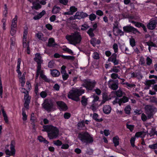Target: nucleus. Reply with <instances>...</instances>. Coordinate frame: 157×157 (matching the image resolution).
Segmentation results:
<instances>
[{
    "label": "nucleus",
    "instance_id": "obj_1",
    "mask_svg": "<svg viewBox=\"0 0 157 157\" xmlns=\"http://www.w3.org/2000/svg\"><path fill=\"white\" fill-rule=\"evenodd\" d=\"M66 38L70 44L74 45L79 43L82 39L80 33L78 32L67 35Z\"/></svg>",
    "mask_w": 157,
    "mask_h": 157
},
{
    "label": "nucleus",
    "instance_id": "obj_2",
    "mask_svg": "<svg viewBox=\"0 0 157 157\" xmlns=\"http://www.w3.org/2000/svg\"><path fill=\"white\" fill-rule=\"evenodd\" d=\"M84 93V91L81 88L79 89L73 88L70 91L68 94V97L69 98L75 101H78V97Z\"/></svg>",
    "mask_w": 157,
    "mask_h": 157
},
{
    "label": "nucleus",
    "instance_id": "obj_3",
    "mask_svg": "<svg viewBox=\"0 0 157 157\" xmlns=\"http://www.w3.org/2000/svg\"><path fill=\"white\" fill-rule=\"evenodd\" d=\"M21 62V59H18L17 60V67L16 71L18 73V76L19 78V82L21 86L24 87L25 83V76L26 73L24 72L22 75L21 72L20 71V65Z\"/></svg>",
    "mask_w": 157,
    "mask_h": 157
},
{
    "label": "nucleus",
    "instance_id": "obj_4",
    "mask_svg": "<svg viewBox=\"0 0 157 157\" xmlns=\"http://www.w3.org/2000/svg\"><path fill=\"white\" fill-rule=\"evenodd\" d=\"M78 137L83 143H90L93 141V137L87 132L80 133Z\"/></svg>",
    "mask_w": 157,
    "mask_h": 157
},
{
    "label": "nucleus",
    "instance_id": "obj_5",
    "mask_svg": "<svg viewBox=\"0 0 157 157\" xmlns=\"http://www.w3.org/2000/svg\"><path fill=\"white\" fill-rule=\"evenodd\" d=\"M43 108L46 109L47 111L50 112L52 111L53 104L51 99H46L42 104Z\"/></svg>",
    "mask_w": 157,
    "mask_h": 157
},
{
    "label": "nucleus",
    "instance_id": "obj_6",
    "mask_svg": "<svg viewBox=\"0 0 157 157\" xmlns=\"http://www.w3.org/2000/svg\"><path fill=\"white\" fill-rule=\"evenodd\" d=\"M59 130L56 128L53 127L50 132L48 133V137L50 139L56 138L59 135Z\"/></svg>",
    "mask_w": 157,
    "mask_h": 157
},
{
    "label": "nucleus",
    "instance_id": "obj_7",
    "mask_svg": "<svg viewBox=\"0 0 157 157\" xmlns=\"http://www.w3.org/2000/svg\"><path fill=\"white\" fill-rule=\"evenodd\" d=\"M149 78H154L157 79V76H156L154 75H150L149 76ZM157 82V80L151 79L148 80H147L146 81L144 82L146 86L145 89H148L151 86V85L154 84Z\"/></svg>",
    "mask_w": 157,
    "mask_h": 157
},
{
    "label": "nucleus",
    "instance_id": "obj_8",
    "mask_svg": "<svg viewBox=\"0 0 157 157\" xmlns=\"http://www.w3.org/2000/svg\"><path fill=\"white\" fill-rule=\"evenodd\" d=\"M95 82L94 81H90V80H85L83 86L88 90H92L95 86Z\"/></svg>",
    "mask_w": 157,
    "mask_h": 157
},
{
    "label": "nucleus",
    "instance_id": "obj_9",
    "mask_svg": "<svg viewBox=\"0 0 157 157\" xmlns=\"http://www.w3.org/2000/svg\"><path fill=\"white\" fill-rule=\"evenodd\" d=\"M41 66L39 65L37 67V73L36 76V79H37L38 77L39 74L40 75V77L43 79L44 81L46 82H49L50 79L47 78L46 76L45 75L43 74V71L41 69Z\"/></svg>",
    "mask_w": 157,
    "mask_h": 157
},
{
    "label": "nucleus",
    "instance_id": "obj_10",
    "mask_svg": "<svg viewBox=\"0 0 157 157\" xmlns=\"http://www.w3.org/2000/svg\"><path fill=\"white\" fill-rule=\"evenodd\" d=\"M5 152L7 155H15V150L14 148V142L12 141L10 145V150L6 149L5 150Z\"/></svg>",
    "mask_w": 157,
    "mask_h": 157
},
{
    "label": "nucleus",
    "instance_id": "obj_11",
    "mask_svg": "<svg viewBox=\"0 0 157 157\" xmlns=\"http://www.w3.org/2000/svg\"><path fill=\"white\" fill-rule=\"evenodd\" d=\"M144 108L146 113L147 114L150 115L151 117L152 116L153 113L156 110L155 108L151 105H146Z\"/></svg>",
    "mask_w": 157,
    "mask_h": 157
},
{
    "label": "nucleus",
    "instance_id": "obj_12",
    "mask_svg": "<svg viewBox=\"0 0 157 157\" xmlns=\"http://www.w3.org/2000/svg\"><path fill=\"white\" fill-rule=\"evenodd\" d=\"M123 30L126 32H132L134 33H140V32L135 28L131 26H126L123 27Z\"/></svg>",
    "mask_w": 157,
    "mask_h": 157
},
{
    "label": "nucleus",
    "instance_id": "obj_13",
    "mask_svg": "<svg viewBox=\"0 0 157 157\" xmlns=\"http://www.w3.org/2000/svg\"><path fill=\"white\" fill-rule=\"evenodd\" d=\"M88 16V15L86 13L82 12H77L76 13L74 16V19H80L81 18H84Z\"/></svg>",
    "mask_w": 157,
    "mask_h": 157
},
{
    "label": "nucleus",
    "instance_id": "obj_14",
    "mask_svg": "<svg viewBox=\"0 0 157 157\" xmlns=\"http://www.w3.org/2000/svg\"><path fill=\"white\" fill-rule=\"evenodd\" d=\"M117 54L115 53H113L112 56L108 59V60L113 62L114 65L118 64V61L117 59Z\"/></svg>",
    "mask_w": 157,
    "mask_h": 157
},
{
    "label": "nucleus",
    "instance_id": "obj_15",
    "mask_svg": "<svg viewBox=\"0 0 157 157\" xmlns=\"http://www.w3.org/2000/svg\"><path fill=\"white\" fill-rule=\"evenodd\" d=\"M23 46L24 48H26L27 53L29 54V42L27 41V40L22 39Z\"/></svg>",
    "mask_w": 157,
    "mask_h": 157
},
{
    "label": "nucleus",
    "instance_id": "obj_16",
    "mask_svg": "<svg viewBox=\"0 0 157 157\" xmlns=\"http://www.w3.org/2000/svg\"><path fill=\"white\" fill-rule=\"evenodd\" d=\"M34 60L37 62L38 66L40 65L41 67V64L43 62V60L40 54L37 53L35 54V57L34 58Z\"/></svg>",
    "mask_w": 157,
    "mask_h": 157
},
{
    "label": "nucleus",
    "instance_id": "obj_17",
    "mask_svg": "<svg viewBox=\"0 0 157 157\" xmlns=\"http://www.w3.org/2000/svg\"><path fill=\"white\" fill-rule=\"evenodd\" d=\"M30 97L29 96H27V95L24 96V107L27 109H29V103L30 102Z\"/></svg>",
    "mask_w": 157,
    "mask_h": 157
},
{
    "label": "nucleus",
    "instance_id": "obj_18",
    "mask_svg": "<svg viewBox=\"0 0 157 157\" xmlns=\"http://www.w3.org/2000/svg\"><path fill=\"white\" fill-rule=\"evenodd\" d=\"M56 104L60 109L66 110L67 109L66 105L62 101H57L56 102Z\"/></svg>",
    "mask_w": 157,
    "mask_h": 157
},
{
    "label": "nucleus",
    "instance_id": "obj_19",
    "mask_svg": "<svg viewBox=\"0 0 157 157\" xmlns=\"http://www.w3.org/2000/svg\"><path fill=\"white\" fill-rule=\"evenodd\" d=\"M156 24L155 21H150L147 25V28L150 29H153L155 28Z\"/></svg>",
    "mask_w": 157,
    "mask_h": 157
},
{
    "label": "nucleus",
    "instance_id": "obj_20",
    "mask_svg": "<svg viewBox=\"0 0 157 157\" xmlns=\"http://www.w3.org/2000/svg\"><path fill=\"white\" fill-rule=\"evenodd\" d=\"M113 32L115 35L123 34V32L122 30L118 29L117 26H115L113 27Z\"/></svg>",
    "mask_w": 157,
    "mask_h": 157
},
{
    "label": "nucleus",
    "instance_id": "obj_21",
    "mask_svg": "<svg viewBox=\"0 0 157 157\" xmlns=\"http://www.w3.org/2000/svg\"><path fill=\"white\" fill-rule=\"evenodd\" d=\"M17 17L15 16L12 19L11 22V27L17 28Z\"/></svg>",
    "mask_w": 157,
    "mask_h": 157
},
{
    "label": "nucleus",
    "instance_id": "obj_22",
    "mask_svg": "<svg viewBox=\"0 0 157 157\" xmlns=\"http://www.w3.org/2000/svg\"><path fill=\"white\" fill-rule=\"evenodd\" d=\"M111 108L108 105H107L104 106L103 111L104 113L106 114L109 113L111 111Z\"/></svg>",
    "mask_w": 157,
    "mask_h": 157
},
{
    "label": "nucleus",
    "instance_id": "obj_23",
    "mask_svg": "<svg viewBox=\"0 0 157 157\" xmlns=\"http://www.w3.org/2000/svg\"><path fill=\"white\" fill-rule=\"evenodd\" d=\"M146 135L145 132H139L136 133L135 135V137L138 138L140 137L142 138H144Z\"/></svg>",
    "mask_w": 157,
    "mask_h": 157
},
{
    "label": "nucleus",
    "instance_id": "obj_24",
    "mask_svg": "<svg viewBox=\"0 0 157 157\" xmlns=\"http://www.w3.org/2000/svg\"><path fill=\"white\" fill-rule=\"evenodd\" d=\"M53 127V126L51 125H45L43 126V129L42 130L43 131L50 132Z\"/></svg>",
    "mask_w": 157,
    "mask_h": 157
},
{
    "label": "nucleus",
    "instance_id": "obj_25",
    "mask_svg": "<svg viewBox=\"0 0 157 157\" xmlns=\"http://www.w3.org/2000/svg\"><path fill=\"white\" fill-rule=\"evenodd\" d=\"M46 12L44 10H43L41 12L38 14L37 15L33 17V18L35 20H38L42 17L45 13Z\"/></svg>",
    "mask_w": 157,
    "mask_h": 157
},
{
    "label": "nucleus",
    "instance_id": "obj_26",
    "mask_svg": "<svg viewBox=\"0 0 157 157\" xmlns=\"http://www.w3.org/2000/svg\"><path fill=\"white\" fill-rule=\"evenodd\" d=\"M155 129L153 128L147 129V132H146L147 134V135H150V137L153 136L155 135Z\"/></svg>",
    "mask_w": 157,
    "mask_h": 157
},
{
    "label": "nucleus",
    "instance_id": "obj_27",
    "mask_svg": "<svg viewBox=\"0 0 157 157\" xmlns=\"http://www.w3.org/2000/svg\"><path fill=\"white\" fill-rule=\"evenodd\" d=\"M113 143L115 147L118 145L119 144V138L118 136H116L113 137Z\"/></svg>",
    "mask_w": 157,
    "mask_h": 157
},
{
    "label": "nucleus",
    "instance_id": "obj_28",
    "mask_svg": "<svg viewBox=\"0 0 157 157\" xmlns=\"http://www.w3.org/2000/svg\"><path fill=\"white\" fill-rule=\"evenodd\" d=\"M93 98H94V99L92 101V103L93 104L92 105L91 108L93 111H95L96 109V108L94 107V103H95V102L97 101H98V100L99 99V98L97 96H94L93 97Z\"/></svg>",
    "mask_w": 157,
    "mask_h": 157
},
{
    "label": "nucleus",
    "instance_id": "obj_29",
    "mask_svg": "<svg viewBox=\"0 0 157 157\" xmlns=\"http://www.w3.org/2000/svg\"><path fill=\"white\" fill-rule=\"evenodd\" d=\"M51 74L53 77H57L60 75L59 72L56 69L53 70L51 71Z\"/></svg>",
    "mask_w": 157,
    "mask_h": 157
},
{
    "label": "nucleus",
    "instance_id": "obj_30",
    "mask_svg": "<svg viewBox=\"0 0 157 157\" xmlns=\"http://www.w3.org/2000/svg\"><path fill=\"white\" fill-rule=\"evenodd\" d=\"M151 117L150 115L147 114V117L144 113H142L141 115V119L143 121H145L147 119L150 118Z\"/></svg>",
    "mask_w": 157,
    "mask_h": 157
},
{
    "label": "nucleus",
    "instance_id": "obj_31",
    "mask_svg": "<svg viewBox=\"0 0 157 157\" xmlns=\"http://www.w3.org/2000/svg\"><path fill=\"white\" fill-rule=\"evenodd\" d=\"M36 36L37 38L39 40H42V41H45L47 40V38L43 37V35L42 33H38L36 34Z\"/></svg>",
    "mask_w": 157,
    "mask_h": 157
},
{
    "label": "nucleus",
    "instance_id": "obj_32",
    "mask_svg": "<svg viewBox=\"0 0 157 157\" xmlns=\"http://www.w3.org/2000/svg\"><path fill=\"white\" fill-rule=\"evenodd\" d=\"M22 119L24 121H26L27 119V115L26 113L24 108L22 109Z\"/></svg>",
    "mask_w": 157,
    "mask_h": 157
},
{
    "label": "nucleus",
    "instance_id": "obj_33",
    "mask_svg": "<svg viewBox=\"0 0 157 157\" xmlns=\"http://www.w3.org/2000/svg\"><path fill=\"white\" fill-rule=\"evenodd\" d=\"M38 139L39 141L41 143H43L45 144H48V142L44 138L41 136H38Z\"/></svg>",
    "mask_w": 157,
    "mask_h": 157
},
{
    "label": "nucleus",
    "instance_id": "obj_34",
    "mask_svg": "<svg viewBox=\"0 0 157 157\" xmlns=\"http://www.w3.org/2000/svg\"><path fill=\"white\" fill-rule=\"evenodd\" d=\"M28 33V28L26 27L24 28L22 39L27 40V35Z\"/></svg>",
    "mask_w": 157,
    "mask_h": 157
},
{
    "label": "nucleus",
    "instance_id": "obj_35",
    "mask_svg": "<svg viewBox=\"0 0 157 157\" xmlns=\"http://www.w3.org/2000/svg\"><path fill=\"white\" fill-rule=\"evenodd\" d=\"M33 7L36 9H38L41 8V6L40 4L37 2H33Z\"/></svg>",
    "mask_w": 157,
    "mask_h": 157
},
{
    "label": "nucleus",
    "instance_id": "obj_36",
    "mask_svg": "<svg viewBox=\"0 0 157 157\" xmlns=\"http://www.w3.org/2000/svg\"><path fill=\"white\" fill-rule=\"evenodd\" d=\"M88 98H86L85 96L82 98L81 103L83 106H86L87 104V102Z\"/></svg>",
    "mask_w": 157,
    "mask_h": 157
},
{
    "label": "nucleus",
    "instance_id": "obj_37",
    "mask_svg": "<svg viewBox=\"0 0 157 157\" xmlns=\"http://www.w3.org/2000/svg\"><path fill=\"white\" fill-rule=\"evenodd\" d=\"M90 42L91 44H92L93 46L95 47L96 44H99L100 42L98 40L97 41L96 39L95 38L91 39L90 40Z\"/></svg>",
    "mask_w": 157,
    "mask_h": 157
},
{
    "label": "nucleus",
    "instance_id": "obj_38",
    "mask_svg": "<svg viewBox=\"0 0 157 157\" xmlns=\"http://www.w3.org/2000/svg\"><path fill=\"white\" fill-rule=\"evenodd\" d=\"M1 111L2 113L3 116L4 118V119L6 123H8V117L6 115V114L5 113V111H4V109L3 108H1Z\"/></svg>",
    "mask_w": 157,
    "mask_h": 157
},
{
    "label": "nucleus",
    "instance_id": "obj_39",
    "mask_svg": "<svg viewBox=\"0 0 157 157\" xmlns=\"http://www.w3.org/2000/svg\"><path fill=\"white\" fill-rule=\"evenodd\" d=\"M109 86L110 88L113 89V90H116L118 88V84L116 83H113L112 84H110L109 83Z\"/></svg>",
    "mask_w": 157,
    "mask_h": 157
},
{
    "label": "nucleus",
    "instance_id": "obj_40",
    "mask_svg": "<svg viewBox=\"0 0 157 157\" xmlns=\"http://www.w3.org/2000/svg\"><path fill=\"white\" fill-rule=\"evenodd\" d=\"M129 22L133 24L135 26L137 27L140 28L141 27L142 25V24L141 23L136 22L133 21H131L130 20H129Z\"/></svg>",
    "mask_w": 157,
    "mask_h": 157
},
{
    "label": "nucleus",
    "instance_id": "obj_41",
    "mask_svg": "<svg viewBox=\"0 0 157 157\" xmlns=\"http://www.w3.org/2000/svg\"><path fill=\"white\" fill-rule=\"evenodd\" d=\"M146 44L149 46L148 49L150 52H151V47L156 46L155 44L151 42H147L146 43Z\"/></svg>",
    "mask_w": 157,
    "mask_h": 157
},
{
    "label": "nucleus",
    "instance_id": "obj_42",
    "mask_svg": "<svg viewBox=\"0 0 157 157\" xmlns=\"http://www.w3.org/2000/svg\"><path fill=\"white\" fill-rule=\"evenodd\" d=\"M60 8L55 6L52 9V12L53 13H58L60 11Z\"/></svg>",
    "mask_w": 157,
    "mask_h": 157
},
{
    "label": "nucleus",
    "instance_id": "obj_43",
    "mask_svg": "<svg viewBox=\"0 0 157 157\" xmlns=\"http://www.w3.org/2000/svg\"><path fill=\"white\" fill-rule=\"evenodd\" d=\"M98 114L96 113H94L93 114V118L96 121H102V119L101 118V119H98Z\"/></svg>",
    "mask_w": 157,
    "mask_h": 157
},
{
    "label": "nucleus",
    "instance_id": "obj_44",
    "mask_svg": "<svg viewBox=\"0 0 157 157\" xmlns=\"http://www.w3.org/2000/svg\"><path fill=\"white\" fill-rule=\"evenodd\" d=\"M89 28V26L86 24H84L82 25L80 27L82 31L86 30V29H88Z\"/></svg>",
    "mask_w": 157,
    "mask_h": 157
},
{
    "label": "nucleus",
    "instance_id": "obj_45",
    "mask_svg": "<svg viewBox=\"0 0 157 157\" xmlns=\"http://www.w3.org/2000/svg\"><path fill=\"white\" fill-rule=\"evenodd\" d=\"M70 9V11H69L71 13V15L73 14L74 13L77 11V8L74 6L71 7Z\"/></svg>",
    "mask_w": 157,
    "mask_h": 157
},
{
    "label": "nucleus",
    "instance_id": "obj_46",
    "mask_svg": "<svg viewBox=\"0 0 157 157\" xmlns=\"http://www.w3.org/2000/svg\"><path fill=\"white\" fill-rule=\"evenodd\" d=\"M10 47L13 48L14 47L15 44V39L13 37L10 39Z\"/></svg>",
    "mask_w": 157,
    "mask_h": 157
},
{
    "label": "nucleus",
    "instance_id": "obj_47",
    "mask_svg": "<svg viewBox=\"0 0 157 157\" xmlns=\"http://www.w3.org/2000/svg\"><path fill=\"white\" fill-rule=\"evenodd\" d=\"M3 93V88L2 84V81L1 78H0V97L1 98L2 97ZM1 114V111L0 110V115Z\"/></svg>",
    "mask_w": 157,
    "mask_h": 157
},
{
    "label": "nucleus",
    "instance_id": "obj_48",
    "mask_svg": "<svg viewBox=\"0 0 157 157\" xmlns=\"http://www.w3.org/2000/svg\"><path fill=\"white\" fill-rule=\"evenodd\" d=\"M94 30L93 29L91 28L87 31V33L91 37H93L94 36V34L93 33Z\"/></svg>",
    "mask_w": 157,
    "mask_h": 157
},
{
    "label": "nucleus",
    "instance_id": "obj_49",
    "mask_svg": "<svg viewBox=\"0 0 157 157\" xmlns=\"http://www.w3.org/2000/svg\"><path fill=\"white\" fill-rule=\"evenodd\" d=\"M123 84H126L128 88H131L135 87V85L133 84H130L127 82L122 83Z\"/></svg>",
    "mask_w": 157,
    "mask_h": 157
},
{
    "label": "nucleus",
    "instance_id": "obj_50",
    "mask_svg": "<svg viewBox=\"0 0 157 157\" xmlns=\"http://www.w3.org/2000/svg\"><path fill=\"white\" fill-rule=\"evenodd\" d=\"M78 126L80 128H85V121H82L79 122L78 124Z\"/></svg>",
    "mask_w": 157,
    "mask_h": 157
},
{
    "label": "nucleus",
    "instance_id": "obj_51",
    "mask_svg": "<svg viewBox=\"0 0 157 157\" xmlns=\"http://www.w3.org/2000/svg\"><path fill=\"white\" fill-rule=\"evenodd\" d=\"M16 28L11 27L10 33L12 36H14L16 32Z\"/></svg>",
    "mask_w": 157,
    "mask_h": 157
},
{
    "label": "nucleus",
    "instance_id": "obj_52",
    "mask_svg": "<svg viewBox=\"0 0 157 157\" xmlns=\"http://www.w3.org/2000/svg\"><path fill=\"white\" fill-rule=\"evenodd\" d=\"M53 143L55 145L58 146H61L62 144L61 141L59 140H57L56 141H54Z\"/></svg>",
    "mask_w": 157,
    "mask_h": 157
},
{
    "label": "nucleus",
    "instance_id": "obj_53",
    "mask_svg": "<svg viewBox=\"0 0 157 157\" xmlns=\"http://www.w3.org/2000/svg\"><path fill=\"white\" fill-rule=\"evenodd\" d=\"M130 43L132 47H133L135 46L136 42L135 39L133 38L130 39Z\"/></svg>",
    "mask_w": 157,
    "mask_h": 157
},
{
    "label": "nucleus",
    "instance_id": "obj_54",
    "mask_svg": "<svg viewBox=\"0 0 157 157\" xmlns=\"http://www.w3.org/2000/svg\"><path fill=\"white\" fill-rule=\"evenodd\" d=\"M96 16L95 14H91L89 15V18L90 21H94L96 19Z\"/></svg>",
    "mask_w": 157,
    "mask_h": 157
},
{
    "label": "nucleus",
    "instance_id": "obj_55",
    "mask_svg": "<svg viewBox=\"0 0 157 157\" xmlns=\"http://www.w3.org/2000/svg\"><path fill=\"white\" fill-rule=\"evenodd\" d=\"M20 91L21 92L24 93V96L25 95H27V96H29L28 95V92L24 88H22L20 89Z\"/></svg>",
    "mask_w": 157,
    "mask_h": 157
},
{
    "label": "nucleus",
    "instance_id": "obj_56",
    "mask_svg": "<svg viewBox=\"0 0 157 157\" xmlns=\"http://www.w3.org/2000/svg\"><path fill=\"white\" fill-rule=\"evenodd\" d=\"M61 57L62 58L67 59H74V57L71 56H61Z\"/></svg>",
    "mask_w": 157,
    "mask_h": 157
},
{
    "label": "nucleus",
    "instance_id": "obj_57",
    "mask_svg": "<svg viewBox=\"0 0 157 157\" xmlns=\"http://www.w3.org/2000/svg\"><path fill=\"white\" fill-rule=\"evenodd\" d=\"M121 100V105L122 103H124L127 102L128 101V99L127 97H123L121 99H120Z\"/></svg>",
    "mask_w": 157,
    "mask_h": 157
},
{
    "label": "nucleus",
    "instance_id": "obj_58",
    "mask_svg": "<svg viewBox=\"0 0 157 157\" xmlns=\"http://www.w3.org/2000/svg\"><path fill=\"white\" fill-rule=\"evenodd\" d=\"M131 108L130 106H127L124 109V111L127 114H129L130 113Z\"/></svg>",
    "mask_w": 157,
    "mask_h": 157
},
{
    "label": "nucleus",
    "instance_id": "obj_59",
    "mask_svg": "<svg viewBox=\"0 0 157 157\" xmlns=\"http://www.w3.org/2000/svg\"><path fill=\"white\" fill-rule=\"evenodd\" d=\"M54 40L52 38H50L49 39L48 41V46H51L54 45Z\"/></svg>",
    "mask_w": 157,
    "mask_h": 157
},
{
    "label": "nucleus",
    "instance_id": "obj_60",
    "mask_svg": "<svg viewBox=\"0 0 157 157\" xmlns=\"http://www.w3.org/2000/svg\"><path fill=\"white\" fill-rule=\"evenodd\" d=\"M6 18H3L2 20V28L4 30L6 29Z\"/></svg>",
    "mask_w": 157,
    "mask_h": 157
},
{
    "label": "nucleus",
    "instance_id": "obj_61",
    "mask_svg": "<svg viewBox=\"0 0 157 157\" xmlns=\"http://www.w3.org/2000/svg\"><path fill=\"white\" fill-rule=\"evenodd\" d=\"M8 13L7 7L6 4L5 5L4 10L3 12V14L5 17H6L7 14Z\"/></svg>",
    "mask_w": 157,
    "mask_h": 157
},
{
    "label": "nucleus",
    "instance_id": "obj_62",
    "mask_svg": "<svg viewBox=\"0 0 157 157\" xmlns=\"http://www.w3.org/2000/svg\"><path fill=\"white\" fill-rule=\"evenodd\" d=\"M136 140V137H132L130 140V143L132 145V146L133 147L135 146V141Z\"/></svg>",
    "mask_w": 157,
    "mask_h": 157
},
{
    "label": "nucleus",
    "instance_id": "obj_63",
    "mask_svg": "<svg viewBox=\"0 0 157 157\" xmlns=\"http://www.w3.org/2000/svg\"><path fill=\"white\" fill-rule=\"evenodd\" d=\"M149 147L151 149H157V143L155 144L150 145L149 146Z\"/></svg>",
    "mask_w": 157,
    "mask_h": 157
},
{
    "label": "nucleus",
    "instance_id": "obj_64",
    "mask_svg": "<svg viewBox=\"0 0 157 157\" xmlns=\"http://www.w3.org/2000/svg\"><path fill=\"white\" fill-rule=\"evenodd\" d=\"M93 56V58L95 59H99V55L98 53L97 52H94V53Z\"/></svg>",
    "mask_w": 157,
    "mask_h": 157
}]
</instances>
